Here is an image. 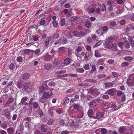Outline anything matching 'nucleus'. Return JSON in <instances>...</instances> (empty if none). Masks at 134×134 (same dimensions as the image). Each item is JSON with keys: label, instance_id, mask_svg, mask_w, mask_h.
<instances>
[{"label": "nucleus", "instance_id": "nucleus-1", "mask_svg": "<svg viewBox=\"0 0 134 134\" xmlns=\"http://www.w3.org/2000/svg\"><path fill=\"white\" fill-rule=\"evenodd\" d=\"M113 40V37L111 36L110 37L107 39L105 40V44L107 48L110 49L113 47V44L112 42Z\"/></svg>", "mask_w": 134, "mask_h": 134}, {"label": "nucleus", "instance_id": "nucleus-2", "mask_svg": "<svg viewBox=\"0 0 134 134\" xmlns=\"http://www.w3.org/2000/svg\"><path fill=\"white\" fill-rule=\"evenodd\" d=\"M53 89H51L48 92H44L43 94V96L45 97L47 99H48L51 98L53 95L52 93Z\"/></svg>", "mask_w": 134, "mask_h": 134}, {"label": "nucleus", "instance_id": "nucleus-3", "mask_svg": "<svg viewBox=\"0 0 134 134\" xmlns=\"http://www.w3.org/2000/svg\"><path fill=\"white\" fill-rule=\"evenodd\" d=\"M89 91V93L93 94L94 97L99 95L100 93L99 90L96 88H91L90 89Z\"/></svg>", "mask_w": 134, "mask_h": 134}, {"label": "nucleus", "instance_id": "nucleus-4", "mask_svg": "<svg viewBox=\"0 0 134 134\" xmlns=\"http://www.w3.org/2000/svg\"><path fill=\"white\" fill-rule=\"evenodd\" d=\"M108 30V28L107 27L104 26L102 27L101 29L99 31V35L100 36L104 34Z\"/></svg>", "mask_w": 134, "mask_h": 134}, {"label": "nucleus", "instance_id": "nucleus-5", "mask_svg": "<svg viewBox=\"0 0 134 134\" xmlns=\"http://www.w3.org/2000/svg\"><path fill=\"white\" fill-rule=\"evenodd\" d=\"M106 93L111 96H113L116 92V89L115 88H112L108 90Z\"/></svg>", "mask_w": 134, "mask_h": 134}, {"label": "nucleus", "instance_id": "nucleus-6", "mask_svg": "<svg viewBox=\"0 0 134 134\" xmlns=\"http://www.w3.org/2000/svg\"><path fill=\"white\" fill-rule=\"evenodd\" d=\"M73 35L75 36H78L79 35V34L78 32L77 31H71L69 33L68 37H71Z\"/></svg>", "mask_w": 134, "mask_h": 134}, {"label": "nucleus", "instance_id": "nucleus-7", "mask_svg": "<svg viewBox=\"0 0 134 134\" xmlns=\"http://www.w3.org/2000/svg\"><path fill=\"white\" fill-rule=\"evenodd\" d=\"M94 111L92 110H89L88 111L87 114L88 116L91 118H94V116L95 114H94Z\"/></svg>", "mask_w": 134, "mask_h": 134}, {"label": "nucleus", "instance_id": "nucleus-8", "mask_svg": "<svg viewBox=\"0 0 134 134\" xmlns=\"http://www.w3.org/2000/svg\"><path fill=\"white\" fill-rule=\"evenodd\" d=\"M111 108L107 104H105L103 106V110L104 111H111Z\"/></svg>", "mask_w": 134, "mask_h": 134}, {"label": "nucleus", "instance_id": "nucleus-9", "mask_svg": "<svg viewBox=\"0 0 134 134\" xmlns=\"http://www.w3.org/2000/svg\"><path fill=\"white\" fill-rule=\"evenodd\" d=\"M127 83L129 86H134V82L132 79H129L127 80Z\"/></svg>", "mask_w": 134, "mask_h": 134}, {"label": "nucleus", "instance_id": "nucleus-10", "mask_svg": "<svg viewBox=\"0 0 134 134\" xmlns=\"http://www.w3.org/2000/svg\"><path fill=\"white\" fill-rule=\"evenodd\" d=\"M52 38L51 37H47L45 40L44 42L45 43V45L47 46L49 45V42L51 40Z\"/></svg>", "mask_w": 134, "mask_h": 134}, {"label": "nucleus", "instance_id": "nucleus-11", "mask_svg": "<svg viewBox=\"0 0 134 134\" xmlns=\"http://www.w3.org/2000/svg\"><path fill=\"white\" fill-rule=\"evenodd\" d=\"M44 85H43V86L39 87V92L40 94H41L44 91L48 90V87L46 86L44 88Z\"/></svg>", "mask_w": 134, "mask_h": 134}, {"label": "nucleus", "instance_id": "nucleus-12", "mask_svg": "<svg viewBox=\"0 0 134 134\" xmlns=\"http://www.w3.org/2000/svg\"><path fill=\"white\" fill-rule=\"evenodd\" d=\"M103 114L101 113H98L96 114H95L94 118L96 119L100 118L103 117Z\"/></svg>", "mask_w": 134, "mask_h": 134}, {"label": "nucleus", "instance_id": "nucleus-13", "mask_svg": "<svg viewBox=\"0 0 134 134\" xmlns=\"http://www.w3.org/2000/svg\"><path fill=\"white\" fill-rule=\"evenodd\" d=\"M27 98L26 97H23L21 99V103L23 105H27L28 103L26 102V101L27 100Z\"/></svg>", "mask_w": 134, "mask_h": 134}, {"label": "nucleus", "instance_id": "nucleus-14", "mask_svg": "<svg viewBox=\"0 0 134 134\" xmlns=\"http://www.w3.org/2000/svg\"><path fill=\"white\" fill-rule=\"evenodd\" d=\"M114 83V82L112 81L110 82L104 84V86L105 88H110L113 87V85Z\"/></svg>", "mask_w": 134, "mask_h": 134}, {"label": "nucleus", "instance_id": "nucleus-15", "mask_svg": "<svg viewBox=\"0 0 134 134\" xmlns=\"http://www.w3.org/2000/svg\"><path fill=\"white\" fill-rule=\"evenodd\" d=\"M43 57L44 59L47 61L49 60L52 58L51 56L48 53L45 54L44 55Z\"/></svg>", "mask_w": 134, "mask_h": 134}, {"label": "nucleus", "instance_id": "nucleus-16", "mask_svg": "<svg viewBox=\"0 0 134 134\" xmlns=\"http://www.w3.org/2000/svg\"><path fill=\"white\" fill-rule=\"evenodd\" d=\"M80 107V104L79 103H75L73 105L74 108L77 110H78Z\"/></svg>", "mask_w": 134, "mask_h": 134}, {"label": "nucleus", "instance_id": "nucleus-17", "mask_svg": "<svg viewBox=\"0 0 134 134\" xmlns=\"http://www.w3.org/2000/svg\"><path fill=\"white\" fill-rule=\"evenodd\" d=\"M94 56L96 58H99L101 57L100 54L97 50H95L94 51Z\"/></svg>", "mask_w": 134, "mask_h": 134}, {"label": "nucleus", "instance_id": "nucleus-18", "mask_svg": "<svg viewBox=\"0 0 134 134\" xmlns=\"http://www.w3.org/2000/svg\"><path fill=\"white\" fill-rule=\"evenodd\" d=\"M126 130V128L125 127H120L119 129L118 132L119 133H123Z\"/></svg>", "mask_w": 134, "mask_h": 134}, {"label": "nucleus", "instance_id": "nucleus-19", "mask_svg": "<svg viewBox=\"0 0 134 134\" xmlns=\"http://www.w3.org/2000/svg\"><path fill=\"white\" fill-rule=\"evenodd\" d=\"M100 131L101 132V133L103 134H106L107 132V130L105 128H99L97 130V131Z\"/></svg>", "mask_w": 134, "mask_h": 134}, {"label": "nucleus", "instance_id": "nucleus-20", "mask_svg": "<svg viewBox=\"0 0 134 134\" xmlns=\"http://www.w3.org/2000/svg\"><path fill=\"white\" fill-rule=\"evenodd\" d=\"M89 105L90 107H91L93 108L96 107L97 104L96 102L94 101H92L90 102L89 104Z\"/></svg>", "mask_w": 134, "mask_h": 134}, {"label": "nucleus", "instance_id": "nucleus-21", "mask_svg": "<svg viewBox=\"0 0 134 134\" xmlns=\"http://www.w3.org/2000/svg\"><path fill=\"white\" fill-rule=\"evenodd\" d=\"M29 84V83L25 82L23 84V88L24 90H26L28 88Z\"/></svg>", "mask_w": 134, "mask_h": 134}, {"label": "nucleus", "instance_id": "nucleus-22", "mask_svg": "<svg viewBox=\"0 0 134 134\" xmlns=\"http://www.w3.org/2000/svg\"><path fill=\"white\" fill-rule=\"evenodd\" d=\"M91 24L89 21H87L85 23V26L87 28H90L91 26Z\"/></svg>", "mask_w": 134, "mask_h": 134}, {"label": "nucleus", "instance_id": "nucleus-23", "mask_svg": "<svg viewBox=\"0 0 134 134\" xmlns=\"http://www.w3.org/2000/svg\"><path fill=\"white\" fill-rule=\"evenodd\" d=\"M111 109H112L115 110H117L118 108L117 105L114 103H112L110 107Z\"/></svg>", "mask_w": 134, "mask_h": 134}, {"label": "nucleus", "instance_id": "nucleus-24", "mask_svg": "<svg viewBox=\"0 0 134 134\" xmlns=\"http://www.w3.org/2000/svg\"><path fill=\"white\" fill-rule=\"evenodd\" d=\"M7 131L9 134H13L14 130L12 128L9 127L7 129Z\"/></svg>", "mask_w": 134, "mask_h": 134}, {"label": "nucleus", "instance_id": "nucleus-25", "mask_svg": "<svg viewBox=\"0 0 134 134\" xmlns=\"http://www.w3.org/2000/svg\"><path fill=\"white\" fill-rule=\"evenodd\" d=\"M30 75L28 73H24L23 75L22 78L23 79H27L29 77Z\"/></svg>", "mask_w": 134, "mask_h": 134}, {"label": "nucleus", "instance_id": "nucleus-26", "mask_svg": "<svg viewBox=\"0 0 134 134\" xmlns=\"http://www.w3.org/2000/svg\"><path fill=\"white\" fill-rule=\"evenodd\" d=\"M52 68V65L50 64H46L45 67V69L47 70H49Z\"/></svg>", "mask_w": 134, "mask_h": 134}, {"label": "nucleus", "instance_id": "nucleus-27", "mask_svg": "<svg viewBox=\"0 0 134 134\" xmlns=\"http://www.w3.org/2000/svg\"><path fill=\"white\" fill-rule=\"evenodd\" d=\"M102 40L99 41L93 46V47L95 48L99 46L102 43Z\"/></svg>", "mask_w": 134, "mask_h": 134}, {"label": "nucleus", "instance_id": "nucleus-28", "mask_svg": "<svg viewBox=\"0 0 134 134\" xmlns=\"http://www.w3.org/2000/svg\"><path fill=\"white\" fill-rule=\"evenodd\" d=\"M124 46L127 48H129L130 47V44L129 42L127 41H125L124 42Z\"/></svg>", "mask_w": 134, "mask_h": 134}, {"label": "nucleus", "instance_id": "nucleus-29", "mask_svg": "<svg viewBox=\"0 0 134 134\" xmlns=\"http://www.w3.org/2000/svg\"><path fill=\"white\" fill-rule=\"evenodd\" d=\"M70 60L69 58H66L64 62V64L66 65H68L70 63Z\"/></svg>", "mask_w": 134, "mask_h": 134}, {"label": "nucleus", "instance_id": "nucleus-30", "mask_svg": "<svg viewBox=\"0 0 134 134\" xmlns=\"http://www.w3.org/2000/svg\"><path fill=\"white\" fill-rule=\"evenodd\" d=\"M118 45L121 49H123L124 47V43L122 42L118 43Z\"/></svg>", "mask_w": 134, "mask_h": 134}, {"label": "nucleus", "instance_id": "nucleus-31", "mask_svg": "<svg viewBox=\"0 0 134 134\" xmlns=\"http://www.w3.org/2000/svg\"><path fill=\"white\" fill-rule=\"evenodd\" d=\"M86 81L87 82H93L94 83H96L97 82V81L96 80H94L92 79H87L86 80Z\"/></svg>", "mask_w": 134, "mask_h": 134}, {"label": "nucleus", "instance_id": "nucleus-32", "mask_svg": "<svg viewBox=\"0 0 134 134\" xmlns=\"http://www.w3.org/2000/svg\"><path fill=\"white\" fill-rule=\"evenodd\" d=\"M129 40V42H130L131 46L132 47H133L134 46V43L133 42L134 41L133 40V38H130Z\"/></svg>", "mask_w": 134, "mask_h": 134}, {"label": "nucleus", "instance_id": "nucleus-33", "mask_svg": "<svg viewBox=\"0 0 134 134\" xmlns=\"http://www.w3.org/2000/svg\"><path fill=\"white\" fill-rule=\"evenodd\" d=\"M47 99L45 98V97H44L43 96L40 99V101L41 102L44 103L46 101Z\"/></svg>", "mask_w": 134, "mask_h": 134}, {"label": "nucleus", "instance_id": "nucleus-34", "mask_svg": "<svg viewBox=\"0 0 134 134\" xmlns=\"http://www.w3.org/2000/svg\"><path fill=\"white\" fill-rule=\"evenodd\" d=\"M31 50L29 49H26L23 51V53L26 55L29 54Z\"/></svg>", "mask_w": 134, "mask_h": 134}, {"label": "nucleus", "instance_id": "nucleus-35", "mask_svg": "<svg viewBox=\"0 0 134 134\" xmlns=\"http://www.w3.org/2000/svg\"><path fill=\"white\" fill-rule=\"evenodd\" d=\"M76 71L79 73H82L84 72V70L82 68H78L76 69Z\"/></svg>", "mask_w": 134, "mask_h": 134}, {"label": "nucleus", "instance_id": "nucleus-36", "mask_svg": "<svg viewBox=\"0 0 134 134\" xmlns=\"http://www.w3.org/2000/svg\"><path fill=\"white\" fill-rule=\"evenodd\" d=\"M52 24L53 26L55 28H57L58 27V24L57 21L56 20H53Z\"/></svg>", "mask_w": 134, "mask_h": 134}, {"label": "nucleus", "instance_id": "nucleus-37", "mask_svg": "<svg viewBox=\"0 0 134 134\" xmlns=\"http://www.w3.org/2000/svg\"><path fill=\"white\" fill-rule=\"evenodd\" d=\"M14 99L12 98H10L9 99V100L7 102V103L6 104V105H7V104L8 105H9L10 103L12 102H13Z\"/></svg>", "mask_w": 134, "mask_h": 134}, {"label": "nucleus", "instance_id": "nucleus-38", "mask_svg": "<svg viewBox=\"0 0 134 134\" xmlns=\"http://www.w3.org/2000/svg\"><path fill=\"white\" fill-rule=\"evenodd\" d=\"M109 23L110 25L113 27L116 25V22L113 21H110Z\"/></svg>", "mask_w": 134, "mask_h": 134}, {"label": "nucleus", "instance_id": "nucleus-39", "mask_svg": "<svg viewBox=\"0 0 134 134\" xmlns=\"http://www.w3.org/2000/svg\"><path fill=\"white\" fill-rule=\"evenodd\" d=\"M89 13L95 14L96 13V10L93 8H90V11L89 12Z\"/></svg>", "mask_w": 134, "mask_h": 134}, {"label": "nucleus", "instance_id": "nucleus-40", "mask_svg": "<svg viewBox=\"0 0 134 134\" xmlns=\"http://www.w3.org/2000/svg\"><path fill=\"white\" fill-rule=\"evenodd\" d=\"M104 61L102 59H100L98 61L97 64L98 65H102Z\"/></svg>", "mask_w": 134, "mask_h": 134}, {"label": "nucleus", "instance_id": "nucleus-41", "mask_svg": "<svg viewBox=\"0 0 134 134\" xmlns=\"http://www.w3.org/2000/svg\"><path fill=\"white\" fill-rule=\"evenodd\" d=\"M35 54L36 55H38L40 54V49H37L35 51Z\"/></svg>", "mask_w": 134, "mask_h": 134}, {"label": "nucleus", "instance_id": "nucleus-42", "mask_svg": "<svg viewBox=\"0 0 134 134\" xmlns=\"http://www.w3.org/2000/svg\"><path fill=\"white\" fill-rule=\"evenodd\" d=\"M101 9V10L103 12H104L106 10V7L105 5L104 4H102Z\"/></svg>", "mask_w": 134, "mask_h": 134}, {"label": "nucleus", "instance_id": "nucleus-43", "mask_svg": "<svg viewBox=\"0 0 134 134\" xmlns=\"http://www.w3.org/2000/svg\"><path fill=\"white\" fill-rule=\"evenodd\" d=\"M65 24V19L64 18L62 19L60 21V24L61 26H64Z\"/></svg>", "mask_w": 134, "mask_h": 134}, {"label": "nucleus", "instance_id": "nucleus-44", "mask_svg": "<svg viewBox=\"0 0 134 134\" xmlns=\"http://www.w3.org/2000/svg\"><path fill=\"white\" fill-rule=\"evenodd\" d=\"M54 121L53 119H50L48 121V124L49 125H51L52 124Z\"/></svg>", "mask_w": 134, "mask_h": 134}, {"label": "nucleus", "instance_id": "nucleus-45", "mask_svg": "<svg viewBox=\"0 0 134 134\" xmlns=\"http://www.w3.org/2000/svg\"><path fill=\"white\" fill-rule=\"evenodd\" d=\"M117 94L118 96H120L122 95L124 97H125L124 94L121 91H117Z\"/></svg>", "mask_w": 134, "mask_h": 134}, {"label": "nucleus", "instance_id": "nucleus-46", "mask_svg": "<svg viewBox=\"0 0 134 134\" xmlns=\"http://www.w3.org/2000/svg\"><path fill=\"white\" fill-rule=\"evenodd\" d=\"M55 83L53 81L50 82L48 83V85L51 87H53L55 86Z\"/></svg>", "mask_w": 134, "mask_h": 134}, {"label": "nucleus", "instance_id": "nucleus-47", "mask_svg": "<svg viewBox=\"0 0 134 134\" xmlns=\"http://www.w3.org/2000/svg\"><path fill=\"white\" fill-rule=\"evenodd\" d=\"M74 91V89L72 88H70L68 89L66 91V94L72 92Z\"/></svg>", "mask_w": 134, "mask_h": 134}, {"label": "nucleus", "instance_id": "nucleus-48", "mask_svg": "<svg viewBox=\"0 0 134 134\" xmlns=\"http://www.w3.org/2000/svg\"><path fill=\"white\" fill-rule=\"evenodd\" d=\"M107 4L109 5H112L114 4V2L113 1H109L107 2Z\"/></svg>", "mask_w": 134, "mask_h": 134}, {"label": "nucleus", "instance_id": "nucleus-49", "mask_svg": "<svg viewBox=\"0 0 134 134\" xmlns=\"http://www.w3.org/2000/svg\"><path fill=\"white\" fill-rule=\"evenodd\" d=\"M90 66L88 64H85L83 66V68L85 70H88Z\"/></svg>", "mask_w": 134, "mask_h": 134}, {"label": "nucleus", "instance_id": "nucleus-50", "mask_svg": "<svg viewBox=\"0 0 134 134\" xmlns=\"http://www.w3.org/2000/svg\"><path fill=\"white\" fill-rule=\"evenodd\" d=\"M1 126L3 129H5L7 127V124L6 123H3L1 124Z\"/></svg>", "mask_w": 134, "mask_h": 134}, {"label": "nucleus", "instance_id": "nucleus-51", "mask_svg": "<svg viewBox=\"0 0 134 134\" xmlns=\"http://www.w3.org/2000/svg\"><path fill=\"white\" fill-rule=\"evenodd\" d=\"M96 70V68L95 65H92V69L91 71V72L92 73L93 72L95 71Z\"/></svg>", "mask_w": 134, "mask_h": 134}, {"label": "nucleus", "instance_id": "nucleus-52", "mask_svg": "<svg viewBox=\"0 0 134 134\" xmlns=\"http://www.w3.org/2000/svg\"><path fill=\"white\" fill-rule=\"evenodd\" d=\"M124 59L126 60L130 61L132 60V57L130 56L126 57L124 58Z\"/></svg>", "mask_w": 134, "mask_h": 134}, {"label": "nucleus", "instance_id": "nucleus-53", "mask_svg": "<svg viewBox=\"0 0 134 134\" xmlns=\"http://www.w3.org/2000/svg\"><path fill=\"white\" fill-rule=\"evenodd\" d=\"M55 110V108L54 107H52L50 109V110L49 111V112L50 113H51V115H53V113H52V112L54 110Z\"/></svg>", "mask_w": 134, "mask_h": 134}, {"label": "nucleus", "instance_id": "nucleus-54", "mask_svg": "<svg viewBox=\"0 0 134 134\" xmlns=\"http://www.w3.org/2000/svg\"><path fill=\"white\" fill-rule=\"evenodd\" d=\"M98 78H103L105 77V76L104 74H100L98 76Z\"/></svg>", "mask_w": 134, "mask_h": 134}, {"label": "nucleus", "instance_id": "nucleus-55", "mask_svg": "<svg viewBox=\"0 0 134 134\" xmlns=\"http://www.w3.org/2000/svg\"><path fill=\"white\" fill-rule=\"evenodd\" d=\"M129 64L128 63L126 62H125L123 63L122 64L121 66L122 67L124 68L125 66H127Z\"/></svg>", "mask_w": 134, "mask_h": 134}, {"label": "nucleus", "instance_id": "nucleus-56", "mask_svg": "<svg viewBox=\"0 0 134 134\" xmlns=\"http://www.w3.org/2000/svg\"><path fill=\"white\" fill-rule=\"evenodd\" d=\"M16 60L18 62H21L22 61L23 58L19 56L17 57Z\"/></svg>", "mask_w": 134, "mask_h": 134}, {"label": "nucleus", "instance_id": "nucleus-57", "mask_svg": "<svg viewBox=\"0 0 134 134\" xmlns=\"http://www.w3.org/2000/svg\"><path fill=\"white\" fill-rule=\"evenodd\" d=\"M38 103L36 102H34L33 106L34 108H37L38 107Z\"/></svg>", "mask_w": 134, "mask_h": 134}, {"label": "nucleus", "instance_id": "nucleus-58", "mask_svg": "<svg viewBox=\"0 0 134 134\" xmlns=\"http://www.w3.org/2000/svg\"><path fill=\"white\" fill-rule=\"evenodd\" d=\"M90 8L88 6L86 5L85 6V10L89 12L90 11Z\"/></svg>", "mask_w": 134, "mask_h": 134}, {"label": "nucleus", "instance_id": "nucleus-59", "mask_svg": "<svg viewBox=\"0 0 134 134\" xmlns=\"http://www.w3.org/2000/svg\"><path fill=\"white\" fill-rule=\"evenodd\" d=\"M77 17L75 16H73L71 18V20L72 21H75L77 20Z\"/></svg>", "mask_w": 134, "mask_h": 134}, {"label": "nucleus", "instance_id": "nucleus-60", "mask_svg": "<svg viewBox=\"0 0 134 134\" xmlns=\"http://www.w3.org/2000/svg\"><path fill=\"white\" fill-rule=\"evenodd\" d=\"M114 60L112 59H109L107 61V62L110 64H112L114 63Z\"/></svg>", "mask_w": 134, "mask_h": 134}, {"label": "nucleus", "instance_id": "nucleus-61", "mask_svg": "<svg viewBox=\"0 0 134 134\" xmlns=\"http://www.w3.org/2000/svg\"><path fill=\"white\" fill-rule=\"evenodd\" d=\"M56 112L59 114H60L62 112L61 108H58L56 110Z\"/></svg>", "mask_w": 134, "mask_h": 134}, {"label": "nucleus", "instance_id": "nucleus-62", "mask_svg": "<svg viewBox=\"0 0 134 134\" xmlns=\"http://www.w3.org/2000/svg\"><path fill=\"white\" fill-rule=\"evenodd\" d=\"M40 23L41 25H43L45 23V21L44 20L41 19L40 22Z\"/></svg>", "mask_w": 134, "mask_h": 134}, {"label": "nucleus", "instance_id": "nucleus-63", "mask_svg": "<svg viewBox=\"0 0 134 134\" xmlns=\"http://www.w3.org/2000/svg\"><path fill=\"white\" fill-rule=\"evenodd\" d=\"M71 124L69 123V125L71 127H73L74 126H75V125L74 124V122L73 120H71Z\"/></svg>", "mask_w": 134, "mask_h": 134}, {"label": "nucleus", "instance_id": "nucleus-64", "mask_svg": "<svg viewBox=\"0 0 134 134\" xmlns=\"http://www.w3.org/2000/svg\"><path fill=\"white\" fill-rule=\"evenodd\" d=\"M120 37L121 39H123L125 41L126 39V38L125 37V35L124 34L121 35Z\"/></svg>", "mask_w": 134, "mask_h": 134}]
</instances>
